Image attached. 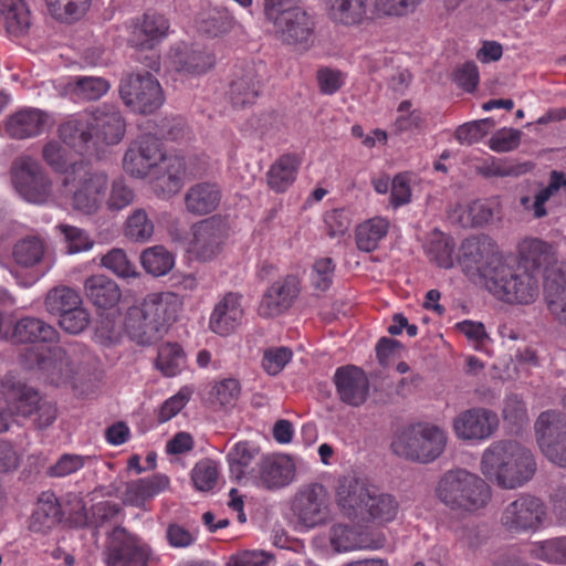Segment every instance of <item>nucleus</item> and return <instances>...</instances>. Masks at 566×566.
I'll list each match as a JSON object with an SVG mask.
<instances>
[{"mask_svg":"<svg viewBox=\"0 0 566 566\" xmlns=\"http://www.w3.org/2000/svg\"><path fill=\"white\" fill-rule=\"evenodd\" d=\"M481 472L492 483L513 490L530 481L536 463L531 450L514 440L492 442L482 453Z\"/></svg>","mask_w":566,"mask_h":566,"instance_id":"nucleus-1","label":"nucleus"},{"mask_svg":"<svg viewBox=\"0 0 566 566\" xmlns=\"http://www.w3.org/2000/svg\"><path fill=\"white\" fill-rule=\"evenodd\" d=\"M179 307L180 302L175 293H150L128 310L125 329L137 344L151 345L165 335Z\"/></svg>","mask_w":566,"mask_h":566,"instance_id":"nucleus-2","label":"nucleus"},{"mask_svg":"<svg viewBox=\"0 0 566 566\" xmlns=\"http://www.w3.org/2000/svg\"><path fill=\"white\" fill-rule=\"evenodd\" d=\"M436 495L450 510L460 513H474L484 509L492 496L489 484L464 469L443 473L437 483Z\"/></svg>","mask_w":566,"mask_h":566,"instance_id":"nucleus-3","label":"nucleus"},{"mask_svg":"<svg viewBox=\"0 0 566 566\" xmlns=\"http://www.w3.org/2000/svg\"><path fill=\"white\" fill-rule=\"evenodd\" d=\"M108 188V177L101 171H91L83 163H75L65 172L59 185V195L70 198L73 210L85 214H96L103 207Z\"/></svg>","mask_w":566,"mask_h":566,"instance_id":"nucleus-4","label":"nucleus"},{"mask_svg":"<svg viewBox=\"0 0 566 566\" xmlns=\"http://www.w3.org/2000/svg\"><path fill=\"white\" fill-rule=\"evenodd\" d=\"M447 446V433L430 423L411 424L398 432L392 442V451L407 460L429 463L439 458Z\"/></svg>","mask_w":566,"mask_h":566,"instance_id":"nucleus-5","label":"nucleus"},{"mask_svg":"<svg viewBox=\"0 0 566 566\" xmlns=\"http://www.w3.org/2000/svg\"><path fill=\"white\" fill-rule=\"evenodd\" d=\"M491 294L509 304H531L539 295V276L524 268L503 262L486 283Z\"/></svg>","mask_w":566,"mask_h":566,"instance_id":"nucleus-6","label":"nucleus"},{"mask_svg":"<svg viewBox=\"0 0 566 566\" xmlns=\"http://www.w3.org/2000/svg\"><path fill=\"white\" fill-rule=\"evenodd\" d=\"M12 182L18 193L28 202L48 205L61 199L59 186L41 164L30 156L19 157L12 167Z\"/></svg>","mask_w":566,"mask_h":566,"instance_id":"nucleus-7","label":"nucleus"},{"mask_svg":"<svg viewBox=\"0 0 566 566\" xmlns=\"http://www.w3.org/2000/svg\"><path fill=\"white\" fill-rule=\"evenodd\" d=\"M292 512L301 531L327 524L332 520V509L326 488L321 483L301 488L292 502Z\"/></svg>","mask_w":566,"mask_h":566,"instance_id":"nucleus-8","label":"nucleus"},{"mask_svg":"<svg viewBox=\"0 0 566 566\" xmlns=\"http://www.w3.org/2000/svg\"><path fill=\"white\" fill-rule=\"evenodd\" d=\"M546 516L543 501L524 494L504 507L500 523L506 532L512 534L536 532L545 525Z\"/></svg>","mask_w":566,"mask_h":566,"instance_id":"nucleus-9","label":"nucleus"},{"mask_svg":"<svg viewBox=\"0 0 566 566\" xmlns=\"http://www.w3.org/2000/svg\"><path fill=\"white\" fill-rule=\"evenodd\" d=\"M459 261L468 273L479 274L490 281L493 271L504 261L496 244L488 237H472L463 241Z\"/></svg>","mask_w":566,"mask_h":566,"instance_id":"nucleus-10","label":"nucleus"},{"mask_svg":"<svg viewBox=\"0 0 566 566\" xmlns=\"http://www.w3.org/2000/svg\"><path fill=\"white\" fill-rule=\"evenodd\" d=\"M119 93L127 106L143 114L155 112L164 101L160 84L148 72L125 77Z\"/></svg>","mask_w":566,"mask_h":566,"instance_id":"nucleus-11","label":"nucleus"},{"mask_svg":"<svg viewBox=\"0 0 566 566\" xmlns=\"http://www.w3.org/2000/svg\"><path fill=\"white\" fill-rule=\"evenodd\" d=\"M150 551L124 527L117 526L107 536L104 560L107 566H148Z\"/></svg>","mask_w":566,"mask_h":566,"instance_id":"nucleus-12","label":"nucleus"},{"mask_svg":"<svg viewBox=\"0 0 566 566\" xmlns=\"http://www.w3.org/2000/svg\"><path fill=\"white\" fill-rule=\"evenodd\" d=\"M229 233L224 217L214 214L191 227L190 251L201 260H211L220 253Z\"/></svg>","mask_w":566,"mask_h":566,"instance_id":"nucleus-13","label":"nucleus"},{"mask_svg":"<svg viewBox=\"0 0 566 566\" xmlns=\"http://www.w3.org/2000/svg\"><path fill=\"white\" fill-rule=\"evenodd\" d=\"M537 443L553 463L566 467V422L554 411L542 412L536 420Z\"/></svg>","mask_w":566,"mask_h":566,"instance_id":"nucleus-14","label":"nucleus"},{"mask_svg":"<svg viewBox=\"0 0 566 566\" xmlns=\"http://www.w3.org/2000/svg\"><path fill=\"white\" fill-rule=\"evenodd\" d=\"M499 427L497 415L486 408H471L458 413L452 428L459 440L467 442H482L491 438Z\"/></svg>","mask_w":566,"mask_h":566,"instance_id":"nucleus-15","label":"nucleus"},{"mask_svg":"<svg viewBox=\"0 0 566 566\" xmlns=\"http://www.w3.org/2000/svg\"><path fill=\"white\" fill-rule=\"evenodd\" d=\"M161 143L150 134L142 135L134 140L123 159L124 170L136 178H144L155 170L164 159Z\"/></svg>","mask_w":566,"mask_h":566,"instance_id":"nucleus-16","label":"nucleus"},{"mask_svg":"<svg viewBox=\"0 0 566 566\" xmlns=\"http://www.w3.org/2000/svg\"><path fill=\"white\" fill-rule=\"evenodd\" d=\"M275 31L281 40L287 44L297 45L303 50L311 48L315 40V23L306 12L283 10L277 15L273 14Z\"/></svg>","mask_w":566,"mask_h":566,"instance_id":"nucleus-17","label":"nucleus"},{"mask_svg":"<svg viewBox=\"0 0 566 566\" xmlns=\"http://www.w3.org/2000/svg\"><path fill=\"white\" fill-rule=\"evenodd\" d=\"M216 63L213 54L199 46L176 45L168 56V67L181 77H196L206 74Z\"/></svg>","mask_w":566,"mask_h":566,"instance_id":"nucleus-18","label":"nucleus"},{"mask_svg":"<svg viewBox=\"0 0 566 566\" xmlns=\"http://www.w3.org/2000/svg\"><path fill=\"white\" fill-rule=\"evenodd\" d=\"M301 291L300 280L286 275L274 281L264 292L258 312L262 317H275L287 311Z\"/></svg>","mask_w":566,"mask_h":566,"instance_id":"nucleus-19","label":"nucleus"},{"mask_svg":"<svg viewBox=\"0 0 566 566\" xmlns=\"http://www.w3.org/2000/svg\"><path fill=\"white\" fill-rule=\"evenodd\" d=\"M94 138V148L101 144L114 145L122 140L125 134V120L119 111L108 104L88 112Z\"/></svg>","mask_w":566,"mask_h":566,"instance_id":"nucleus-20","label":"nucleus"},{"mask_svg":"<svg viewBox=\"0 0 566 566\" xmlns=\"http://www.w3.org/2000/svg\"><path fill=\"white\" fill-rule=\"evenodd\" d=\"M50 254V244L45 235L32 231L17 238L10 250L14 265L24 270H34L43 265Z\"/></svg>","mask_w":566,"mask_h":566,"instance_id":"nucleus-21","label":"nucleus"},{"mask_svg":"<svg viewBox=\"0 0 566 566\" xmlns=\"http://www.w3.org/2000/svg\"><path fill=\"white\" fill-rule=\"evenodd\" d=\"M371 488L373 484L355 475L339 478L335 486L337 507L349 518L364 514V507Z\"/></svg>","mask_w":566,"mask_h":566,"instance_id":"nucleus-22","label":"nucleus"},{"mask_svg":"<svg viewBox=\"0 0 566 566\" xmlns=\"http://www.w3.org/2000/svg\"><path fill=\"white\" fill-rule=\"evenodd\" d=\"M243 319L242 295L229 292L216 303L209 318V328L217 335L228 336L235 332Z\"/></svg>","mask_w":566,"mask_h":566,"instance_id":"nucleus-23","label":"nucleus"},{"mask_svg":"<svg viewBox=\"0 0 566 566\" xmlns=\"http://www.w3.org/2000/svg\"><path fill=\"white\" fill-rule=\"evenodd\" d=\"M50 123L48 113L39 108H21L0 124V129L13 139H27L41 135Z\"/></svg>","mask_w":566,"mask_h":566,"instance_id":"nucleus-24","label":"nucleus"},{"mask_svg":"<svg viewBox=\"0 0 566 566\" xmlns=\"http://www.w3.org/2000/svg\"><path fill=\"white\" fill-rule=\"evenodd\" d=\"M326 15L338 27L359 28L369 24L375 15L369 0H325Z\"/></svg>","mask_w":566,"mask_h":566,"instance_id":"nucleus-25","label":"nucleus"},{"mask_svg":"<svg viewBox=\"0 0 566 566\" xmlns=\"http://www.w3.org/2000/svg\"><path fill=\"white\" fill-rule=\"evenodd\" d=\"M334 382L337 395L344 403L359 407L367 400L369 380L360 368L352 365L337 368Z\"/></svg>","mask_w":566,"mask_h":566,"instance_id":"nucleus-26","label":"nucleus"},{"mask_svg":"<svg viewBox=\"0 0 566 566\" xmlns=\"http://www.w3.org/2000/svg\"><path fill=\"white\" fill-rule=\"evenodd\" d=\"M151 187L158 197L170 198L178 193L184 186L187 169L185 159L180 156H164L155 168Z\"/></svg>","mask_w":566,"mask_h":566,"instance_id":"nucleus-27","label":"nucleus"},{"mask_svg":"<svg viewBox=\"0 0 566 566\" xmlns=\"http://www.w3.org/2000/svg\"><path fill=\"white\" fill-rule=\"evenodd\" d=\"M169 28V21L165 15L146 13L132 25L128 41L139 50H151L168 35Z\"/></svg>","mask_w":566,"mask_h":566,"instance_id":"nucleus-28","label":"nucleus"},{"mask_svg":"<svg viewBox=\"0 0 566 566\" xmlns=\"http://www.w3.org/2000/svg\"><path fill=\"white\" fill-rule=\"evenodd\" d=\"M258 474L255 475L258 485L268 489H281L289 485L295 475V465L287 455H270L259 462Z\"/></svg>","mask_w":566,"mask_h":566,"instance_id":"nucleus-29","label":"nucleus"},{"mask_svg":"<svg viewBox=\"0 0 566 566\" xmlns=\"http://www.w3.org/2000/svg\"><path fill=\"white\" fill-rule=\"evenodd\" d=\"M520 262L524 269L537 275L556 263V250L553 244L537 238H525L517 247Z\"/></svg>","mask_w":566,"mask_h":566,"instance_id":"nucleus-30","label":"nucleus"},{"mask_svg":"<svg viewBox=\"0 0 566 566\" xmlns=\"http://www.w3.org/2000/svg\"><path fill=\"white\" fill-rule=\"evenodd\" d=\"M222 199L218 184L201 181L192 185L185 195L187 212L193 216H207L214 212Z\"/></svg>","mask_w":566,"mask_h":566,"instance_id":"nucleus-31","label":"nucleus"},{"mask_svg":"<svg viewBox=\"0 0 566 566\" xmlns=\"http://www.w3.org/2000/svg\"><path fill=\"white\" fill-rule=\"evenodd\" d=\"M169 488V479L165 474L137 479L126 484L123 503L129 506L143 507L148 501Z\"/></svg>","mask_w":566,"mask_h":566,"instance_id":"nucleus-32","label":"nucleus"},{"mask_svg":"<svg viewBox=\"0 0 566 566\" xmlns=\"http://www.w3.org/2000/svg\"><path fill=\"white\" fill-rule=\"evenodd\" d=\"M87 298L98 308L113 310L122 298L117 283L105 275H92L84 282Z\"/></svg>","mask_w":566,"mask_h":566,"instance_id":"nucleus-33","label":"nucleus"},{"mask_svg":"<svg viewBox=\"0 0 566 566\" xmlns=\"http://www.w3.org/2000/svg\"><path fill=\"white\" fill-rule=\"evenodd\" d=\"M92 125L88 112L80 114L59 127L61 139L69 146L80 151H88L94 147Z\"/></svg>","mask_w":566,"mask_h":566,"instance_id":"nucleus-34","label":"nucleus"},{"mask_svg":"<svg viewBox=\"0 0 566 566\" xmlns=\"http://www.w3.org/2000/svg\"><path fill=\"white\" fill-rule=\"evenodd\" d=\"M390 229V221L384 217H374L359 223L355 229V242L359 251L373 252L378 249Z\"/></svg>","mask_w":566,"mask_h":566,"instance_id":"nucleus-35","label":"nucleus"},{"mask_svg":"<svg viewBox=\"0 0 566 566\" xmlns=\"http://www.w3.org/2000/svg\"><path fill=\"white\" fill-rule=\"evenodd\" d=\"M13 338L18 343H54L56 329L36 317H23L17 322Z\"/></svg>","mask_w":566,"mask_h":566,"instance_id":"nucleus-36","label":"nucleus"},{"mask_svg":"<svg viewBox=\"0 0 566 566\" xmlns=\"http://www.w3.org/2000/svg\"><path fill=\"white\" fill-rule=\"evenodd\" d=\"M0 23L12 35L23 34L30 27V11L25 0H0Z\"/></svg>","mask_w":566,"mask_h":566,"instance_id":"nucleus-37","label":"nucleus"},{"mask_svg":"<svg viewBox=\"0 0 566 566\" xmlns=\"http://www.w3.org/2000/svg\"><path fill=\"white\" fill-rule=\"evenodd\" d=\"M398 511L399 504L396 499L391 494L380 492L377 486L373 485L364 513L374 522L388 523L396 518Z\"/></svg>","mask_w":566,"mask_h":566,"instance_id":"nucleus-38","label":"nucleus"},{"mask_svg":"<svg viewBox=\"0 0 566 566\" xmlns=\"http://www.w3.org/2000/svg\"><path fill=\"white\" fill-rule=\"evenodd\" d=\"M329 543L336 553L355 549L377 548L356 528L346 524H335L329 530Z\"/></svg>","mask_w":566,"mask_h":566,"instance_id":"nucleus-39","label":"nucleus"},{"mask_svg":"<svg viewBox=\"0 0 566 566\" xmlns=\"http://www.w3.org/2000/svg\"><path fill=\"white\" fill-rule=\"evenodd\" d=\"M298 163L295 156H281L269 169L266 180L275 192H284L295 180Z\"/></svg>","mask_w":566,"mask_h":566,"instance_id":"nucleus-40","label":"nucleus"},{"mask_svg":"<svg viewBox=\"0 0 566 566\" xmlns=\"http://www.w3.org/2000/svg\"><path fill=\"white\" fill-rule=\"evenodd\" d=\"M260 91V80L253 67H248L241 76L231 82L230 98L235 106H244L255 101Z\"/></svg>","mask_w":566,"mask_h":566,"instance_id":"nucleus-41","label":"nucleus"},{"mask_svg":"<svg viewBox=\"0 0 566 566\" xmlns=\"http://www.w3.org/2000/svg\"><path fill=\"white\" fill-rule=\"evenodd\" d=\"M72 97L81 101H95L109 90V83L99 76H75L66 85Z\"/></svg>","mask_w":566,"mask_h":566,"instance_id":"nucleus-42","label":"nucleus"},{"mask_svg":"<svg viewBox=\"0 0 566 566\" xmlns=\"http://www.w3.org/2000/svg\"><path fill=\"white\" fill-rule=\"evenodd\" d=\"M566 186V177L563 172L556 170L552 171L548 185L539 190L534 199L530 197H523L521 205L526 211L533 213L536 219L543 218L547 214L545 205L546 202L557 192L560 187Z\"/></svg>","mask_w":566,"mask_h":566,"instance_id":"nucleus-43","label":"nucleus"},{"mask_svg":"<svg viewBox=\"0 0 566 566\" xmlns=\"http://www.w3.org/2000/svg\"><path fill=\"white\" fill-rule=\"evenodd\" d=\"M499 207L496 200H476L468 205L459 220L463 227H481L493 220Z\"/></svg>","mask_w":566,"mask_h":566,"instance_id":"nucleus-44","label":"nucleus"},{"mask_svg":"<svg viewBox=\"0 0 566 566\" xmlns=\"http://www.w3.org/2000/svg\"><path fill=\"white\" fill-rule=\"evenodd\" d=\"M259 448L248 441L235 443L229 451L227 459L231 474L240 480L244 476L247 469L259 455Z\"/></svg>","mask_w":566,"mask_h":566,"instance_id":"nucleus-45","label":"nucleus"},{"mask_svg":"<svg viewBox=\"0 0 566 566\" xmlns=\"http://www.w3.org/2000/svg\"><path fill=\"white\" fill-rule=\"evenodd\" d=\"M45 308L51 314L62 315L82 304L80 294L67 286H57L50 290L45 296Z\"/></svg>","mask_w":566,"mask_h":566,"instance_id":"nucleus-46","label":"nucleus"},{"mask_svg":"<svg viewBox=\"0 0 566 566\" xmlns=\"http://www.w3.org/2000/svg\"><path fill=\"white\" fill-rule=\"evenodd\" d=\"M142 265L147 273L160 276L168 273L174 264V255L163 245L146 249L140 255Z\"/></svg>","mask_w":566,"mask_h":566,"instance_id":"nucleus-47","label":"nucleus"},{"mask_svg":"<svg viewBox=\"0 0 566 566\" xmlns=\"http://www.w3.org/2000/svg\"><path fill=\"white\" fill-rule=\"evenodd\" d=\"M52 17L62 22L80 20L91 7L92 0H45Z\"/></svg>","mask_w":566,"mask_h":566,"instance_id":"nucleus-48","label":"nucleus"},{"mask_svg":"<svg viewBox=\"0 0 566 566\" xmlns=\"http://www.w3.org/2000/svg\"><path fill=\"white\" fill-rule=\"evenodd\" d=\"M59 513L60 509L53 495H49L46 500L41 499L31 516L30 530L46 532L59 522Z\"/></svg>","mask_w":566,"mask_h":566,"instance_id":"nucleus-49","label":"nucleus"},{"mask_svg":"<svg viewBox=\"0 0 566 566\" xmlns=\"http://www.w3.org/2000/svg\"><path fill=\"white\" fill-rule=\"evenodd\" d=\"M197 25L199 31L218 36L231 29L232 18L224 9L211 8L200 13Z\"/></svg>","mask_w":566,"mask_h":566,"instance_id":"nucleus-50","label":"nucleus"},{"mask_svg":"<svg viewBox=\"0 0 566 566\" xmlns=\"http://www.w3.org/2000/svg\"><path fill=\"white\" fill-rule=\"evenodd\" d=\"M397 117L392 124L395 134L420 132L424 124L426 117L420 109L412 108L409 101H403L397 108Z\"/></svg>","mask_w":566,"mask_h":566,"instance_id":"nucleus-51","label":"nucleus"},{"mask_svg":"<svg viewBox=\"0 0 566 566\" xmlns=\"http://www.w3.org/2000/svg\"><path fill=\"white\" fill-rule=\"evenodd\" d=\"M8 399L11 403L10 410H8L10 417L14 413L28 417L36 411L40 403V396L38 391L27 386H18L17 388H13L9 392Z\"/></svg>","mask_w":566,"mask_h":566,"instance_id":"nucleus-52","label":"nucleus"},{"mask_svg":"<svg viewBox=\"0 0 566 566\" xmlns=\"http://www.w3.org/2000/svg\"><path fill=\"white\" fill-rule=\"evenodd\" d=\"M453 251L454 242L450 237L441 232L432 234L427 248L430 261L434 262L440 268L450 269L453 266Z\"/></svg>","mask_w":566,"mask_h":566,"instance_id":"nucleus-53","label":"nucleus"},{"mask_svg":"<svg viewBox=\"0 0 566 566\" xmlns=\"http://www.w3.org/2000/svg\"><path fill=\"white\" fill-rule=\"evenodd\" d=\"M185 355L176 343H167L159 347L156 365L167 377L177 375L184 367Z\"/></svg>","mask_w":566,"mask_h":566,"instance_id":"nucleus-54","label":"nucleus"},{"mask_svg":"<svg viewBox=\"0 0 566 566\" xmlns=\"http://www.w3.org/2000/svg\"><path fill=\"white\" fill-rule=\"evenodd\" d=\"M424 0H374L375 18H402L411 14Z\"/></svg>","mask_w":566,"mask_h":566,"instance_id":"nucleus-55","label":"nucleus"},{"mask_svg":"<svg viewBox=\"0 0 566 566\" xmlns=\"http://www.w3.org/2000/svg\"><path fill=\"white\" fill-rule=\"evenodd\" d=\"M531 555L539 560L566 564V537H557L532 545Z\"/></svg>","mask_w":566,"mask_h":566,"instance_id":"nucleus-56","label":"nucleus"},{"mask_svg":"<svg viewBox=\"0 0 566 566\" xmlns=\"http://www.w3.org/2000/svg\"><path fill=\"white\" fill-rule=\"evenodd\" d=\"M219 467L211 459H203L195 464L191 470V481L196 490L200 492L212 491L218 483Z\"/></svg>","mask_w":566,"mask_h":566,"instance_id":"nucleus-57","label":"nucleus"},{"mask_svg":"<svg viewBox=\"0 0 566 566\" xmlns=\"http://www.w3.org/2000/svg\"><path fill=\"white\" fill-rule=\"evenodd\" d=\"M154 233V223L144 209H136L127 218L125 235L134 241H146Z\"/></svg>","mask_w":566,"mask_h":566,"instance_id":"nucleus-58","label":"nucleus"},{"mask_svg":"<svg viewBox=\"0 0 566 566\" xmlns=\"http://www.w3.org/2000/svg\"><path fill=\"white\" fill-rule=\"evenodd\" d=\"M101 264L118 277L128 279L137 275L136 266L128 260L124 250L118 248L104 254Z\"/></svg>","mask_w":566,"mask_h":566,"instance_id":"nucleus-59","label":"nucleus"},{"mask_svg":"<svg viewBox=\"0 0 566 566\" xmlns=\"http://www.w3.org/2000/svg\"><path fill=\"white\" fill-rule=\"evenodd\" d=\"M241 394V386L234 378H227L212 385L209 398L220 406H234Z\"/></svg>","mask_w":566,"mask_h":566,"instance_id":"nucleus-60","label":"nucleus"},{"mask_svg":"<svg viewBox=\"0 0 566 566\" xmlns=\"http://www.w3.org/2000/svg\"><path fill=\"white\" fill-rule=\"evenodd\" d=\"M42 158L52 170L62 174V177L75 164H71L67 150L56 140H50L43 146Z\"/></svg>","mask_w":566,"mask_h":566,"instance_id":"nucleus-61","label":"nucleus"},{"mask_svg":"<svg viewBox=\"0 0 566 566\" xmlns=\"http://www.w3.org/2000/svg\"><path fill=\"white\" fill-rule=\"evenodd\" d=\"M56 229L64 235L67 252L71 254L88 251L94 245L88 233L81 228L61 223L56 226Z\"/></svg>","mask_w":566,"mask_h":566,"instance_id":"nucleus-62","label":"nucleus"},{"mask_svg":"<svg viewBox=\"0 0 566 566\" xmlns=\"http://www.w3.org/2000/svg\"><path fill=\"white\" fill-rule=\"evenodd\" d=\"M91 460L92 458L88 455L64 453L48 469V474L54 478H64L76 473Z\"/></svg>","mask_w":566,"mask_h":566,"instance_id":"nucleus-63","label":"nucleus"},{"mask_svg":"<svg viewBox=\"0 0 566 566\" xmlns=\"http://www.w3.org/2000/svg\"><path fill=\"white\" fill-rule=\"evenodd\" d=\"M493 125L494 123L490 118L467 123L457 129L455 138L461 144L472 145L485 137Z\"/></svg>","mask_w":566,"mask_h":566,"instance_id":"nucleus-64","label":"nucleus"}]
</instances>
